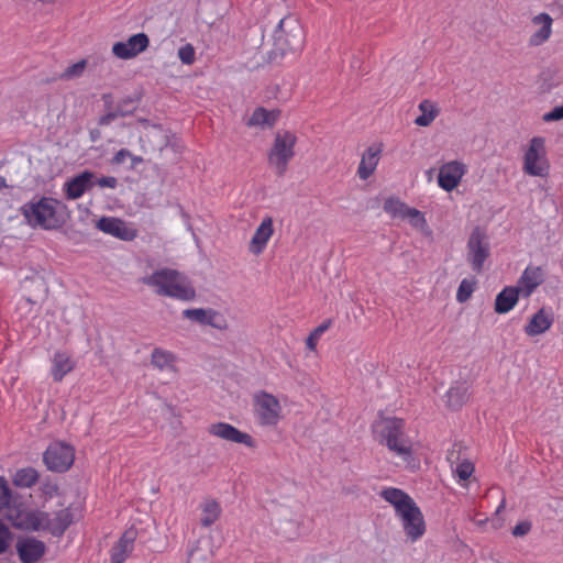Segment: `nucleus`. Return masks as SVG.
Instances as JSON below:
<instances>
[{"mask_svg":"<svg viewBox=\"0 0 563 563\" xmlns=\"http://www.w3.org/2000/svg\"><path fill=\"white\" fill-rule=\"evenodd\" d=\"M406 427V420L402 418L380 415L373 421L371 431L375 442L386 448L406 465H410L415 461L416 449Z\"/></svg>","mask_w":563,"mask_h":563,"instance_id":"f257e3e1","label":"nucleus"},{"mask_svg":"<svg viewBox=\"0 0 563 563\" xmlns=\"http://www.w3.org/2000/svg\"><path fill=\"white\" fill-rule=\"evenodd\" d=\"M379 495L394 507L407 540L412 543L420 540L427 531V526L416 501L406 492L396 487H386Z\"/></svg>","mask_w":563,"mask_h":563,"instance_id":"f03ea898","label":"nucleus"},{"mask_svg":"<svg viewBox=\"0 0 563 563\" xmlns=\"http://www.w3.org/2000/svg\"><path fill=\"white\" fill-rule=\"evenodd\" d=\"M142 282L159 296L183 301H189L196 297V291L190 280L176 269H157L150 276L142 278Z\"/></svg>","mask_w":563,"mask_h":563,"instance_id":"7ed1b4c3","label":"nucleus"},{"mask_svg":"<svg viewBox=\"0 0 563 563\" xmlns=\"http://www.w3.org/2000/svg\"><path fill=\"white\" fill-rule=\"evenodd\" d=\"M297 141L298 137L294 131L283 129L275 133L267 162L277 176L286 174L289 163L295 157Z\"/></svg>","mask_w":563,"mask_h":563,"instance_id":"20e7f679","label":"nucleus"},{"mask_svg":"<svg viewBox=\"0 0 563 563\" xmlns=\"http://www.w3.org/2000/svg\"><path fill=\"white\" fill-rule=\"evenodd\" d=\"M306 34L300 22L292 18L282 19L274 34L276 54L280 56L287 53L300 52L305 46Z\"/></svg>","mask_w":563,"mask_h":563,"instance_id":"39448f33","label":"nucleus"},{"mask_svg":"<svg viewBox=\"0 0 563 563\" xmlns=\"http://www.w3.org/2000/svg\"><path fill=\"white\" fill-rule=\"evenodd\" d=\"M252 410L260 427H276L283 419V407L278 398L265 390L256 391L252 397Z\"/></svg>","mask_w":563,"mask_h":563,"instance_id":"423d86ee","label":"nucleus"},{"mask_svg":"<svg viewBox=\"0 0 563 563\" xmlns=\"http://www.w3.org/2000/svg\"><path fill=\"white\" fill-rule=\"evenodd\" d=\"M56 203L54 199L44 197L26 203L22 212L30 225L52 230L59 227Z\"/></svg>","mask_w":563,"mask_h":563,"instance_id":"0eeeda50","label":"nucleus"},{"mask_svg":"<svg viewBox=\"0 0 563 563\" xmlns=\"http://www.w3.org/2000/svg\"><path fill=\"white\" fill-rule=\"evenodd\" d=\"M522 170L534 177H547L550 172V163L547 157L545 140L534 136L523 153Z\"/></svg>","mask_w":563,"mask_h":563,"instance_id":"6e6552de","label":"nucleus"},{"mask_svg":"<svg viewBox=\"0 0 563 563\" xmlns=\"http://www.w3.org/2000/svg\"><path fill=\"white\" fill-rule=\"evenodd\" d=\"M11 523V526L22 531H38L40 510L26 509L21 501L15 498L9 503L8 507L0 514Z\"/></svg>","mask_w":563,"mask_h":563,"instance_id":"1a4fd4ad","label":"nucleus"},{"mask_svg":"<svg viewBox=\"0 0 563 563\" xmlns=\"http://www.w3.org/2000/svg\"><path fill=\"white\" fill-rule=\"evenodd\" d=\"M43 461L49 471L64 473L74 464L75 449L64 442L55 441L45 450Z\"/></svg>","mask_w":563,"mask_h":563,"instance_id":"9d476101","label":"nucleus"},{"mask_svg":"<svg viewBox=\"0 0 563 563\" xmlns=\"http://www.w3.org/2000/svg\"><path fill=\"white\" fill-rule=\"evenodd\" d=\"M38 531H46L54 537H62L75 521V514L71 507L63 508L53 514L40 510Z\"/></svg>","mask_w":563,"mask_h":563,"instance_id":"9b49d317","label":"nucleus"},{"mask_svg":"<svg viewBox=\"0 0 563 563\" xmlns=\"http://www.w3.org/2000/svg\"><path fill=\"white\" fill-rule=\"evenodd\" d=\"M488 256L489 243L487 235L479 227H476L467 242V262L474 272L481 273Z\"/></svg>","mask_w":563,"mask_h":563,"instance_id":"f8f14e48","label":"nucleus"},{"mask_svg":"<svg viewBox=\"0 0 563 563\" xmlns=\"http://www.w3.org/2000/svg\"><path fill=\"white\" fill-rule=\"evenodd\" d=\"M207 431L209 435L225 442L242 444L250 449L256 448V441L250 433L239 430L231 423L213 422L208 426Z\"/></svg>","mask_w":563,"mask_h":563,"instance_id":"ddd939ff","label":"nucleus"},{"mask_svg":"<svg viewBox=\"0 0 563 563\" xmlns=\"http://www.w3.org/2000/svg\"><path fill=\"white\" fill-rule=\"evenodd\" d=\"M21 563H40L46 554V544L32 536H22L13 545Z\"/></svg>","mask_w":563,"mask_h":563,"instance_id":"4468645a","label":"nucleus"},{"mask_svg":"<svg viewBox=\"0 0 563 563\" xmlns=\"http://www.w3.org/2000/svg\"><path fill=\"white\" fill-rule=\"evenodd\" d=\"M468 168L462 161L453 159L443 163L439 167L438 185L443 190L451 192L459 187Z\"/></svg>","mask_w":563,"mask_h":563,"instance_id":"2eb2a0df","label":"nucleus"},{"mask_svg":"<svg viewBox=\"0 0 563 563\" xmlns=\"http://www.w3.org/2000/svg\"><path fill=\"white\" fill-rule=\"evenodd\" d=\"M531 31L528 37L530 47H539L549 42L553 34V19L547 12L534 14L531 20Z\"/></svg>","mask_w":563,"mask_h":563,"instance_id":"dca6fc26","label":"nucleus"},{"mask_svg":"<svg viewBox=\"0 0 563 563\" xmlns=\"http://www.w3.org/2000/svg\"><path fill=\"white\" fill-rule=\"evenodd\" d=\"M148 45V36L145 33H137L131 35L126 41L115 42L111 52L117 58L128 60L145 52Z\"/></svg>","mask_w":563,"mask_h":563,"instance_id":"f3484780","label":"nucleus"},{"mask_svg":"<svg viewBox=\"0 0 563 563\" xmlns=\"http://www.w3.org/2000/svg\"><path fill=\"white\" fill-rule=\"evenodd\" d=\"M96 227L101 232L122 241H133L137 236V229L133 224L114 217L100 218Z\"/></svg>","mask_w":563,"mask_h":563,"instance_id":"a211bd4d","label":"nucleus"},{"mask_svg":"<svg viewBox=\"0 0 563 563\" xmlns=\"http://www.w3.org/2000/svg\"><path fill=\"white\" fill-rule=\"evenodd\" d=\"M384 151L383 143H373L361 155L356 175L361 180H367L376 170Z\"/></svg>","mask_w":563,"mask_h":563,"instance_id":"6ab92c4d","label":"nucleus"},{"mask_svg":"<svg viewBox=\"0 0 563 563\" xmlns=\"http://www.w3.org/2000/svg\"><path fill=\"white\" fill-rule=\"evenodd\" d=\"M274 232L273 218L269 216L264 217L249 242V252L255 256L261 255L267 247Z\"/></svg>","mask_w":563,"mask_h":563,"instance_id":"aec40b11","label":"nucleus"},{"mask_svg":"<svg viewBox=\"0 0 563 563\" xmlns=\"http://www.w3.org/2000/svg\"><path fill=\"white\" fill-rule=\"evenodd\" d=\"M544 282V272L540 266L528 265L515 286L521 297L529 298Z\"/></svg>","mask_w":563,"mask_h":563,"instance_id":"412c9836","label":"nucleus"},{"mask_svg":"<svg viewBox=\"0 0 563 563\" xmlns=\"http://www.w3.org/2000/svg\"><path fill=\"white\" fill-rule=\"evenodd\" d=\"M136 537V529L125 530L110 550V563H124L134 550Z\"/></svg>","mask_w":563,"mask_h":563,"instance_id":"4be33fe9","label":"nucleus"},{"mask_svg":"<svg viewBox=\"0 0 563 563\" xmlns=\"http://www.w3.org/2000/svg\"><path fill=\"white\" fill-rule=\"evenodd\" d=\"M554 322V314L551 308L542 307L531 316L523 328L528 336H537L551 329Z\"/></svg>","mask_w":563,"mask_h":563,"instance_id":"5701e85b","label":"nucleus"},{"mask_svg":"<svg viewBox=\"0 0 563 563\" xmlns=\"http://www.w3.org/2000/svg\"><path fill=\"white\" fill-rule=\"evenodd\" d=\"M76 367V361L66 351H57L51 358V376L55 383H60Z\"/></svg>","mask_w":563,"mask_h":563,"instance_id":"b1692460","label":"nucleus"},{"mask_svg":"<svg viewBox=\"0 0 563 563\" xmlns=\"http://www.w3.org/2000/svg\"><path fill=\"white\" fill-rule=\"evenodd\" d=\"M286 509H282L273 519L272 526L275 533L283 540H295L300 534V525L297 520L288 518Z\"/></svg>","mask_w":563,"mask_h":563,"instance_id":"393cba45","label":"nucleus"},{"mask_svg":"<svg viewBox=\"0 0 563 563\" xmlns=\"http://www.w3.org/2000/svg\"><path fill=\"white\" fill-rule=\"evenodd\" d=\"M280 110H267L264 107H257L250 115L246 125L250 128H272L278 121Z\"/></svg>","mask_w":563,"mask_h":563,"instance_id":"a878e982","label":"nucleus"},{"mask_svg":"<svg viewBox=\"0 0 563 563\" xmlns=\"http://www.w3.org/2000/svg\"><path fill=\"white\" fill-rule=\"evenodd\" d=\"M521 294L515 286L505 287L495 299V311L504 314L512 310L518 303Z\"/></svg>","mask_w":563,"mask_h":563,"instance_id":"bb28decb","label":"nucleus"},{"mask_svg":"<svg viewBox=\"0 0 563 563\" xmlns=\"http://www.w3.org/2000/svg\"><path fill=\"white\" fill-rule=\"evenodd\" d=\"M199 510L200 525L203 528H209L212 525H214L222 514L220 503L213 498H206L205 500H202L201 504L199 505Z\"/></svg>","mask_w":563,"mask_h":563,"instance_id":"cd10ccee","label":"nucleus"},{"mask_svg":"<svg viewBox=\"0 0 563 563\" xmlns=\"http://www.w3.org/2000/svg\"><path fill=\"white\" fill-rule=\"evenodd\" d=\"M92 174L84 172L65 184L66 196L69 199L80 198L91 186Z\"/></svg>","mask_w":563,"mask_h":563,"instance_id":"c85d7f7f","label":"nucleus"},{"mask_svg":"<svg viewBox=\"0 0 563 563\" xmlns=\"http://www.w3.org/2000/svg\"><path fill=\"white\" fill-rule=\"evenodd\" d=\"M177 356L162 347H155L151 354V363L159 371H174Z\"/></svg>","mask_w":563,"mask_h":563,"instance_id":"c756f323","label":"nucleus"},{"mask_svg":"<svg viewBox=\"0 0 563 563\" xmlns=\"http://www.w3.org/2000/svg\"><path fill=\"white\" fill-rule=\"evenodd\" d=\"M418 108L421 114L416 118L415 123L419 126H429L439 114L435 103L430 100H422Z\"/></svg>","mask_w":563,"mask_h":563,"instance_id":"7c9ffc66","label":"nucleus"},{"mask_svg":"<svg viewBox=\"0 0 563 563\" xmlns=\"http://www.w3.org/2000/svg\"><path fill=\"white\" fill-rule=\"evenodd\" d=\"M468 399L467 387L455 385L446 391V404L452 409L461 408Z\"/></svg>","mask_w":563,"mask_h":563,"instance_id":"2f4dec72","label":"nucleus"},{"mask_svg":"<svg viewBox=\"0 0 563 563\" xmlns=\"http://www.w3.org/2000/svg\"><path fill=\"white\" fill-rule=\"evenodd\" d=\"M38 473L32 467L21 468L13 475L12 482L16 487L30 488L36 484Z\"/></svg>","mask_w":563,"mask_h":563,"instance_id":"473e14b6","label":"nucleus"},{"mask_svg":"<svg viewBox=\"0 0 563 563\" xmlns=\"http://www.w3.org/2000/svg\"><path fill=\"white\" fill-rule=\"evenodd\" d=\"M14 533L0 519V556H9L13 554Z\"/></svg>","mask_w":563,"mask_h":563,"instance_id":"72a5a7b5","label":"nucleus"},{"mask_svg":"<svg viewBox=\"0 0 563 563\" xmlns=\"http://www.w3.org/2000/svg\"><path fill=\"white\" fill-rule=\"evenodd\" d=\"M405 219L409 221L413 229L420 231L421 233L427 235L431 233L424 213L420 210L409 207Z\"/></svg>","mask_w":563,"mask_h":563,"instance_id":"f704fd0d","label":"nucleus"},{"mask_svg":"<svg viewBox=\"0 0 563 563\" xmlns=\"http://www.w3.org/2000/svg\"><path fill=\"white\" fill-rule=\"evenodd\" d=\"M409 206L398 198L389 197L384 202V210L391 218L405 219Z\"/></svg>","mask_w":563,"mask_h":563,"instance_id":"c9c22d12","label":"nucleus"},{"mask_svg":"<svg viewBox=\"0 0 563 563\" xmlns=\"http://www.w3.org/2000/svg\"><path fill=\"white\" fill-rule=\"evenodd\" d=\"M87 68V60L80 59L77 63H74L65 68V70L59 75V79L62 80H70L75 78H79L84 75Z\"/></svg>","mask_w":563,"mask_h":563,"instance_id":"e433bc0d","label":"nucleus"},{"mask_svg":"<svg viewBox=\"0 0 563 563\" xmlns=\"http://www.w3.org/2000/svg\"><path fill=\"white\" fill-rule=\"evenodd\" d=\"M475 280L474 279H467V278H464L461 283H460V286L457 288V291H456V300L460 302V303H464L466 302L472 294L474 292L475 290Z\"/></svg>","mask_w":563,"mask_h":563,"instance_id":"4c0bfd02","label":"nucleus"},{"mask_svg":"<svg viewBox=\"0 0 563 563\" xmlns=\"http://www.w3.org/2000/svg\"><path fill=\"white\" fill-rule=\"evenodd\" d=\"M474 471V464L468 460H463L456 465L454 474L456 475L459 482L461 483L468 481L470 477L473 475Z\"/></svg>","mask_w":563,"mask_h":563,"instance_id":"58836bf2","label":"nucleus"},{"mask_svg":"<svg viewBox=\"0 0 563 563\" xmlns=\"http://www.w3.org/2000/svg\"><path fill=\"white\" fill-rule=\"evenodd\" d=\"M12 490L9 487L7 479L0 476V514L8 507L9 503L12 501Z\"/></svg>","mask_w":563,"mask_h":563,"instance_id":"ea45409f","label":"nucleus"},{"mask_svg":"<svg viewBox=\"0 0 563 563\" xmlns=\"http://www.w3.org/2000/svg\"><path fill=\"white\" fill-rule=\"evenodd\" d=\"M208 313H209V310L201 309V308L186 309L183 312L184 317H186L187 319L198 322V323H201V324H206Z\"/></svg>","mask_w":563,"mask_h":563,"instance_id":"a19ab883","label":"nucleus"},{"mask_svg":"<svg viewBox=\"0 0 563 563\" xmlns=\"http://www.w3.org/2000/svg\"><path fill=\"white\" fill-rule=\"evenodd\" d=\"M178 57L185 65H191L196 59V52L191 44H186L178 49Z\"/></svg>","mask_w":563,"mask_h":563,"instance_id":"79ce46f5","label":"nucleus"},{"mask_svg":"<svg viewBox=\"0 0 563 563\" xmlns=\"http://www.w3.org/2000/svg\"><path fill=\"white\" fill-rule=\"evenodd\" d=\"M206 324L211 325L219 330H224L228 328V323L225 319L217 311L210 310L207 317Z\"/></svg>","mask_w":563,"mask_h":563,"instance_id":"37998d69","label":"nucleus"},{"mask_svg":"<svg viewBox=\"0 0 563 563\" xmlns=\"http://www.w3.org/2000/svg\"><path fill=\"white\" fill-rule=\"evenodd\" d=\"M531 528H532L531 521L523 520V521L518 522L512 528L511 533L514 537H525L526 534H528L531 531Z\"/></svg>","mask_w":563,"mask_h":563,"instance_id":"c03bdc74","label":"nucleus"},{"mask_svg":"<svg viewBox=\"0 0 563 563\" xmlns=\"http://www.w3.org/2000/svg\"><path fill=\"white\" fill-rule=\"evenodd\" d=\"M563 119V106H559L553 108L550 112H547L543 115V121L551 122V121H558Z\"/></svg>","mask_w":563,"mask_h":563,"instance_id":"a18cd8bd","label":"nucleus"},{"mask_svg":"<svg viewBox=\"0 0 563 563\" xmlns=\"http://www.w3.org/2000/svg\"><path fill=\"white\" fill-rule=\"evenodd\" d=\"M320 336L316 334L314 331H311L308 338L306 339V346L309 351L314 352L318 345Z\"/></svg>","mask_w":563,"mask_h":563,"instance_id":"49530a36","label":"nucleus"},{"mask_svg":"<svg viewBox=\"0 0 563 563\" xmlns=\"http://www.w3.org/2000/svg\"><path fill=\"white\" fill-rule=\"evenodd\" d=\"M100 187L114 188L117 186V179L114 177H101L98 179Z\"/></svg>","mask_w":563,"mask_h":563,"instance_id":"de8ad7c7","label":"nucleus"},{"mask_svg":"<svg viewBox=\"0 0 563 563\" xmlns=\"http://www.w3.org/2000/svg\"><path fill=\"white\" fill-rule=\"evenodd\" d=\"M331 325H332V320L331 319H327L321 324H319L317 328H314L312 331H314L316 334H318L321 338L322 334L325 331H328Z\"/></svg>","mask_w":563,"mask_h":563,"instance_id":"09e8293b","label":"nucleus"},{"mask_svg":"<svg viewBox=\"0 0 563 563\" xmlns=\"http://www.w3.org/2000/svg\"><path fill=\"white\" fill-rule=\"evenodd\" d=\"M505 506H506V500H505V498H503L499 506L496 509V512L497 514L500 512L505 508Z\"/></svg>","mask_w":563,"mask_h":563,"instance_id":"8fccbe9b","label":"nucleus"},{"mask_svg":"<svg viewBox=\"0 0 563 563\" xmlns=\"http://www.w3.org/2000/svg\"><path fill=\"white\" fill-rule=\"evenodd\" d=\"M486 522H487V519H483V520L481 519V520L476 521V525L477 526H484Z\"/></svg>","mask_w":563,"mask_h":563,"instance_id":"3c124183","label":"nucleus"},{"mask_svg":"<svg viewBox=\"0 0 563 563\" xmlns=\"http://www.w3.org/2000/svg\"><path fill=\"white\" fill-rule=\"evenodd\" d=\"M4 186H5L4 179H3V178H0V188H1V187H4Z\"/></svg>","mask_w":563,"mask_h":563,"instance_id":"603ef678","label":"nucleus"}]
</instances>
